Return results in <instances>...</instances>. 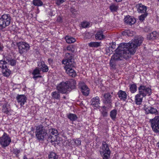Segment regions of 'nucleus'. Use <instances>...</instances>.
<instances>
[{
	"label": "nucleus",
	"instance_id": "nucleus-1",
	"mask_svg": "<svg viewBox=\"0 0 159 159\" xmlns=\"http://www.w3.org/2000/svg\"><path fill=\"white\" fill-rule=\"evenodd\" d=\"M143 40V37L139 36L131 42L120 44L115 49V53L111 57L110 66L113 67L115 66L116 61L122 60L123 58L127 59L130 58L131 55L135 53L137 48L141 45Z\"/></svg>",
	"mask_w": 159,
	"mask_h": 159
},
{
	"label": "nucleus",
	"instance_id": "nucleus-2",
	"mask_svg": "<svg viewBox=\"0 0 159 159\" xmlns=\"http://www.w3.org/2000/svg\"><path fill=\"white\" fill-rule=\"evenodd\" d=\"M76 81L71 79L66 82L62 81L57 86V91H55L51 93L52 98L53 99H59L60 98V93L65 94L70 91V89L72 90L75 88Z\"/></svg>",
	"mask_w": 159,
	"mask_h": 159
},
{
	"label": "nucleus",
	"instance_id": "nucleus-3",
	"mask_svg": "<svg viewBox=\"0 0 159 159\" xmlns=\"http://www.w3.org/2000/svg\"><path fill=\"white\" fill-rule=\"evenodd\" d=\"M66 59L63 60L62 61L63 64L66 65L64 68L66 72L70 76L75 77L76 74V72L72 68L75 67L76 66L75 63L74 61V56L73 54L69 53L66 54Z\"/></svg>",
	"mask_w": 159,
	"mask_h": 159
},
{
	"label": "nucleus",
	"instance_id": "nucleus-4",
	"mask_svg": "<svg viewBox=\"0 0 159 159\" xmlns=\"http://www.w3.org/2000/svg\"><path fill=\"white\" fill-rule=\"evenodd\" d=\"M139 93L135 96V102L138 105L141 104L143 98L146 95H149L151 93V89L145 86L141 85L138 88Z\"/></svg>",
	"mask_w": 159,
	"mask_h": 159
},
{
	"label": "nucleus",
	"instance_id": "nucleus-5",
	"mask_svg": "<svg viewBox=\"0 0 159 159\" xmlns=\"http://www.w3.org/2000/svg\"><path fill=\"white\" fill-rule=\"evenodd\" d=\"M99 152L103 159H109L111 154L108 145L105 141L102 142V145L100 148Z\"/></svg>",
	"mask_w": 159,
	"mask_h": 159
},
{
	"label": "nucleus",
	"instance_id": "nucleus-6",
	"mask_svg": "<svg viewBox=\"0 0 159 159\" xmlns=\"http://www.w3.org/2000/svg\"><path fill=\"white\" fill-rule=\"evenodd\" d=\"M47 134L46 130L42 125H40L36 128L35 135L39 141H42Z\"/></svg>",
	"mask_w": 159,
	"mask_h": 159
},
{
	"label": "nucleus",
	"instance_id": "nucleus-7",
	"mask_svg": "<svg viewBox=\"0 0 159 159\" xmlns=\"http://www.w3.org/2000/svg\"><path fill=\"white\" fill-rule=\"evenodd\" d=\"M11 18L8 14H4L0 18V30H2L10 24Z\"/></svg>",
	"mask_w": 159,
	"mask_h": 159
},
{
	"label": "nucleus",
	"instance_id": "nucleus-8",
	"mask_svg": "<svg viewBox=\"0 0 159 159\" xmlns=\"http://www.w3.org/2000/svg\"><path fill=\"white\" fill-rule=\"evenodd\" d=\"M149 122L153 130L155 133H159V116H156L154 118L151 119Z\"/></svg>",
	"mask_w": 159,
	"mask_h": 159
},
{
	"label": "nucleus",
	"instance_id": "nucleus-9",
	"mask_svg": "<svg viewBox=\"0 0 159 159\" xmlns=\"http://www.w3.org/2000/svg\"><path fill=\"white\" fill-rule=\"evenodd\" d=\"M11 142V138L5 133H4L2 136L0 137V144L3 147L8 146Z\"/></svg>",
	"mask_w": 159,
	"mask_h": 159
},
{
	"label": "nucleus",
	"instance_id": "nucleus-10",
	"mask_svg": "<svg viewBox=\"0 0 159 159\" xmlns=\"http://www.w3.org/2000/svg\"><path fill=\"white\" fill-rule=\"evenodd\" d=\"M16 44L18 47L19 52L21 54L26 52L30 48L29 45L25 42L17 43Z\"/></svg>",
	"mask_w": 159,
	"mask_h": 159
},
{
	"label": "nucleus",
	"instance_id": "nucleus-11",
	"mask_svg": "<svg viewBox=\"0 0 159 159\" xmlns=\"http://www.w3.org/2000/svg\"><path fill=\"white\" fill-rule=\"evenodd\" d=\"M79 87L81 89L82 94L85 96H88L89 93V90L85 83L83 82H80L79 83Z\"/></svg>",
	"mask_w": 159,
	"mask_h": 159
},
{
	"label": "nucleus",
	"instance_id": "nucleus-12",
	"mask_svg": "<svg viewBox=\"0 0 159 159\" xmlns=\"http://www.w3.org/2000/svg\"><path fill=\"white\" fill-rule=\"evenodd\" d=\"M103 102L104 103L108 104V107H110L111 106L112 101L111 100V96L109 93H105L103 94Z\"/></svg>",
	"mask_w": 159,
	"mask_h": 159
},
{
	"label": "nucleus",
	"instance_id": "nucleus-13",
	"mask_svg": "<svg viewBox=\"0 0 159 159\" xmlns=\"http://www.w3.org/2000/svg\"><path fill=\"white\" fill-rule=\"evenodd\" d=\"M100 100L98 96L92 98L91 100V105L96 108H99L100 107Z\"/></svg>",
	"mask_w": 159,
	"mask_h": 159
},
{
	"label": "nucleus",
	"instance_id": "nucleus-14",
	"mask_svg": "<svg viewBox=\"0 0 159 159\" xmlns=\"http://www.w3.org/2000/svg\"><path fill=\"white\" fill-rule=\"evenodd\" d=\"M17 102L21 106H22L26 102L27 98L24 95H17L16 98Z\"/></svg>",
	"mask_w": 159,
	"mask_h": 159
},
{
	"label": "nucleus",
	"instance_id": "nucleus-15",
	"mask_svg": "<svg viewBox=\"0 0 159 159\" xmlns=\"http://www.w3.org/2000/svg\"><path fill=\"white\" fill-rule=\"evenodd\" d=\"M136 7L138 12L140 13H146L147 7L141 3L138 4L136 5Z\"/></svg>",
	"mask_w": 159,
	"mask_h": 159
},
{
	"label": "nucleus",
	"instance_id": "nucleus-16",
	"mask_svg": "<svg viewBox=\"0 0 159 159\" xmlns=\"http://www.w3.org/2000/svg\"><path fill=\"white\" fill-rule=\"evenodd\" d=\"M124 21L125 23L129 25L134 24L135 21V19L133 17L128 16L124 18Z\"/></svg>",
	"mask_w": 159,
	"mask_h": 159
},
{
	"label": "nucleus",
	"instance_id": "nucleus-17",
	"mask_svg": "<svg viewBox=\"0 0 159 159\" xmlns=\"http://www.w3.org/2000/svg\"><path fill=\"white\" fill-rule=\"evenodd\" d=\"M118 97L121 100L125 101L127 99V94L125 92L120 90L118 92Z\"/></svg>",
	"mask_w": 159,
	"mask_h": 159
},
{
	"label": "nucleus",
	"instance_id": "nucleus-18",
	"mask_svg": "<svg viewBox=\"0 0 159 159\" xmlns=\"http://www.w3.org/2000/svg\"><path fill=\"white\" fill-rule=\"evenodd\" d=\"M38 66L43 72H47L48 70V66L45 64L43 61L40 62L38 64Z\"/></svg>",
	"mask_w": 159,
	"mask_h": 159
},
{
	"label": "nucleus",
	"instance_id": "nucleus-19",
	"mask_svg": "<svg viewBox=\"0 0 159 159\" xmlns=\"http://www.w3.org/2000/svg\"><path fill=\"white\" fill-rule=\"evenodd\" d=\"M2 112L6 114L9 112L11 110L9 105L7 103H5L2 106Z\"/></svg>",
	"mask_w": 159,
	"mask_h": 159
},
{
	"label": "nucleus",
	"instance_id": "nucleus-20",
	"mask_svg": "<svg viewBox=\"0 0 159 159\" xmlns=\"http://www.w3.org/2000/svg\"><path fill=\"white\" fill-rule=\"evenodd\" d=\"M105 38L101 30L98 31L95 35V38L97 40H101Z\"/></svg>",
	"mask_w": 159,
	"mask_h": 159
},
{
	"label": "nucleus",
	"instance_id": "nucleus-21",
	"mask_svg": "<svg viewBox=\"0 0 159 159\" xmlns=\"http://www.w3.org/2000/svg\"><path fill=\"white\" fill-rule=\"evenodd\" d=\"M158 35V34L157 32L153 31L148 35L147 38L149 40L154 39L156 38Z\"/></svg>",
	"mask_w": 159,
	"mask_h": 159
},
{
	"label": "nucleus",
	"instance_id": "nucleus-22",
	"mask_svg": "<svg viewBox=\"0 0 159 159\" xmlns=\"http://www.w3.org/2000/svg\"><path fill=\"white\" fill-rule=\"evenodd\" d=\"M145 111L147 113H150L151 114H158V111L155 108L151 107L146 109Z\"/></svg>",
	"mask_w": 159,
	"mask_h": 159
},
{
	"label": "nucleus",
	"instance_id": "nucleus-23",
	"mask_svg": "<svg viewBox=\"0 0 159 159\" xmlns=\"http://www.w3.org/2000/svg\"><path fill=\"white\" fill-rule=\"evenodd\" d=\"M111 11L113 12L116 11L118 9V7L115 4L111 3L109 7Z\"/></svg>",
	"mask_w": 159,
	"mask_h": 159
},
{
	"label": "nucleus",
	"instance_id": "nucleus-24",
	"mask_svg": "<svg viewBox=\"0 0 159 159\" xmlns=\"http://www.w3.org/2000/svg\"><path fill=\"white\" fill-rule=\"evenodd\" d=\"M110 46L109 48L106 49L107 51H108L109 50V51L110 52V50H111L112 52L115 51V49L116 47V43L115 42L110 43Z\"/></svg>",
	"mask_w": 159,
	"mask_h": 159
},
{
	"label": "nucleus",
	"instance_id": "nucleus-25",
	"mask_svg": "<svg viewBox=\"0 0 159 159\" xmlns=\"http://www.w3.org/2000/svg\"><path fill=\"white\" fill-rule=\"evenodd\" d=\"M57 140V136L50 135L48 137V140L49 142L52 143L56 141Z\"/></svg>",
	"mask_w": 159,
	"mask_h": 159
},
{
	"label": "nucleus",
	"instance_id": "nucleus-26",
	"mask_svg": "<svg viewBox=\"0 0 159 159\" xmlns=\"http://www.w3.org/2000/svg\"><path fill=\"white\" fill-rule=\"evenodd\" d=\"M2 69V73L4 76L7 77L10 75L11 71L7 67Z\"/></svg>",
	"mask_w": 159,
	"mask_h": 159
},
{
	"label": "nucleus",
	"instance_id": "nucleus-27",
	"mask_svg": "<svg viewBox=\"0 0 159 159\" xmlns=\"http://www.w3.org/2000/svg\"><path fill=\"white\" fill-rule=\"evenodd\" d=\"M65 39L66 42L69 43H73L76 41L75 39L71 37L66 36Z\"/></svg>",
	"mask_w": 159,
	"mask_h": 159
},
{
	"label": "nucleus",
	"instance_id": "nucleus-28",
	"mask_svg": "<svg viewBox=\"0 0 159 159\" xmlns=\"http://www.w3.org/2000/svg\"><path fill=\"white\" fill-rule=\"evenodd\" d=\"M89 46L90 47L97 48L100 46V43L98 42H91L89 43Z\"/></svg>",
	"mask_w": 159,
	"mask_h": 159
},
{
	"label": "nucleus",
	"instance_id": "nucleus-29",
	"mask_svg": "<svg viewBox=\"0 0 159 159\" xmlns=\"http://www.w3.org/2000/svg\"><path fill=\"white\" fill-rule=\"evenodd\" d=\"M49 135L57 136L58 134L57 130L54 129H49Z\"/></svg>",
	"mask_w": 159,
	"mask_h": 159
},
{
	"label": "nucleus",
	"instance_id": "nucleus-30",
	"mask_svg": "<svg viewBox=\"0 0 159 159\" xmlns=\"http://www.w3.org/2000/svg\"><path fill=\"white\" fill-rule=\"evenodd\" d=\"M33 3L35 6L39 7L43 5V2L41 0H33Z\"/></svg>",
	"mask_w": 159,
	"mask_h": 159
},
{
	"label": "nucleus",
	"instance_id": "nucleus-31",
	"mask_svg": "<svg viewBox=\"0 0 159 159\" xmlns=\"http://www.w3.org/2000/svg\"><path fill=\"white\" fill-rule=\"evenodd\" d=\"M67 117L72 121L75 120L77 118L76 115L71 113L70 114L68 115L67 116Z\"/></svg>",
	"mask_w": 159,
	"mask_h": 159
},
{
	"label": "nucleus",
	"instance_id": "nucleus-32",
	"mask_svg": "<svg viewBox=\"0 0 159 159\" xmlns=\"http://www.w3.org/2000/svg\"><path fill=\"white\" fill-rule=\"evenodd\" d=\"M7 63L5 60H1L0 61V68L2 69L7 67Z\"/></svg>",
	"mask_w": 159,
	"mask_h": 159
},
{
	"label": "nucleus",
	"instance_id": "nucleus-33",
	"mask_svg": "<svg viewBox=\"0 0 159 159\" xmlns=\"http://www.w3.org/2000/svg\"><path fill=\"white\" fill-rule=\"evenodd\" d=\"M116 111L115 110H112L111 111L110 116L112 120H114L116 118Z\"/></svg>",
	"mask_w": 159,
	"mask_h": 159
},
{
	"label": "nucleus",
	"instance_id": "nucleus-34",
	"mask_svg": "<svg viewBox=\"0 0 159 159\" xmlns=\"http://www.w3.org/2000/svg\"><path fill=\"white\" fill-rule=\"evenodd\" d=\"M130 90L131 93H134L137 90V86L135 84H133L130 85Z\"/></svg>",
	"mask_w": 159,
	"mask_h": 159
},
{
	"label": "nucleus",
	"instance_id": "nucleus-35",
	"mask_svg": "<svg viewBox=\"0 0 159 159\" xmlns=\"http://www.w3.org/2000/svg\"><path fill=\"white\" fill-rule=\"evenodd\" d=\"M48 157L49 159H57L58 158V156L55 153L52 152L49 155Z\"/></svg>",
	"mask_w": 159,
	"mask_h": 159
},
{
	"label": "nucleus",
	"instance_id": "nucleus-36",
	"mask_svg": "<svg viewBox=\"0 0 159 159\" xmlns=\"http://www.w3.org/2000/svg\"><path fill=\"white\" fill-rule=\"evenodd\" d=\"M66 49L67 51L73 53L75 51V49L74 47L72 45H70L66 47Z\"/></svg>",
	"mask_w": 159,
	"mask_h": 159
},
{
	"label": "nucleus",
	"instance_id": "nucleus-37",
	"mask_svg": "<svg viewBox=\"0 0 159 159\" xmlns=\"http://www.w3.org/2000/svg\"><path fill=\"white\" fill-rule=\"evenodd\" d=\"M148 15V13H144L143 14H142L139 17V20L143 21L144 20L145 18Z\"/></svg>",
	"mask_w": 159,
	"mask_h": 159
},
{
	"label": "nucleus",
	"instance_id": "nucleus-38",
	"mask_svg": "<svg viewBox=\"0 0 159 159\" xmlns=\"http://www.w3.org/2000/svg\"><path fill=\"white\" fill-rule=\"evenodd\" d=\"M8 63L12 66H14L16 65V60L12 58L10 61L8 62Z\"/></svg>",
	"mask_w": 159,
	"mask_h": 159
},
{
	"label": "nucleus",
	"instance_id": "nucleus-39",
	"mask_svg": "<svg viewBox=\"0 0 159 159\" xmlns=\"http://www.w3.org/2000/svg\"><path fill=\"white\" fill-rule=\"evenodd\" d=\"M12 58L11 55H8L4 57V60L7 61L8 62L10 61V60Z\"/></svg>",
	"mask_w": 159,
	"mask_h": 159
},
{
	"label": "nucleus",
	"instance_id": "nucleus-40",
	"mask_svg": "<svg viewBox=\"0 0 159 159\" xmlns=\"http://www.w3.org/2000/svg\"><path fill=\"white\" fill-rule=\"evenodd\" d=\"M20 151L17 149H14L13 150V153L16 155V156L18 157V154L20 153Z\"/></svg>",
	"mask_w": 159,
	"mask_h": 159
},
{
	"label": "nucleus",
	"instance_id": "nucleus-41",
	"mask_svg": "<svg viewBox=\"0 0 159 159\" xmlns=\"http://www.w3.org/2000/svg\"><path fill=\"white\" fill-rule=\"evenodd\" d=\"M89 24L86 22H83L81 23V25L83 28H87L89 25Z\"/></svg>",
	"mask_w": 159,
	"mask_h": 159
},
{
	"label": "nucleus",
	"instance_id": "nucleus-42",
	"mask_svg": "<svg viewBox=\"0 0 159 159\" xmlns=\"http://www.w3.org/2000/svg\"><path fill=\"white\" fill-rule=\"evenodd\" d=\"M40 74V71L39 69H35L33 71L32 74L34 75H37L39 74Z\"/></svg>",
	"mask_w": 159,
	"mask_h": 159
},
{
	"label": "nucleus",
	"instance_id": "nucleus-43",
	"mask_svg": "<svg viewBox=\"0 0 159 159\" xmlns=\"http://www.w3.org/2000/svg\"><path fill=\"white\" fill-rule=\"evenodd\" d=\"M65 1V0H57L56 3L58 5H59L64 2Z\"/></svg>",
	"mask_w": 159,
	"mask_h": 159
},
{
	"label": "nucleus",
	"instance_id": "nucleus-44",
	"mask_svg": "<svg viewBox=\"0 0 159 159\" xmlns=\"http://www.w3.org/2000/svg\"><path fill=\"white\" fill-rule=\"evenodd\" d=\"M75 142V143L78 146L81 145V141L79 139H76Z\"/></svg>",
	"mask_w": 159,
	"mask_h": 159
},
{
	"label": "nucleus",
	"instance_id": "nucleus-45",
	"mask_svg": "<svg viewBox=\"0 0 159 159\" xmlns=\"http://www.w3.org/2000/svg\"><path fill=\"white\" fill-rule=\"evenodd\" d=\"M102 114L103 116L106 117L107 115V112L105 110H103L102 112Z\"/></svg>",
	"mask_w": 159,
	"mask_h": 159
},
{
	"label": "nucleus",
	"instance_id": "nucleus-46",
	"mask_svg": "<svg viewBox=\"0 0 159 159\" xmlns=\"http://www.w3.org/2000/svg\"><path fill=\"white\" fill-rule=\"evenodd\" d=\"M71 12L74 14H75L76 12V11L75 9L73 8H70Z\"/></svg>",
	"mask_w": 159,
	"mask_h": 159
},
{
	"label": "nucleus",
	"instance_id": "nucleus-47",
	"mask_svg": "<svg viewBox=\"0 0 159 159\" xmlns=\"http://www.w3.org/2000/svg\"><path fill=\"white\" fill-rule=\"evenodd\" d=\"M48 61L49 64H51L53 62V60L51 58H49L48 60Z\"/></svg>",
	"mask_w": 159,
	"mask_h": 159
},
{
	"label": "nucleus",
	"instance_id": "nucleus-48",
	"mask_svg": "<svg viewBox=\"0 0 159 159\" xmlns=\"http://www.w3.org/2000/svg\"><path fill=\"white\" fill-rule=\"evenodd\" d=\"M3 45L0 43V52L3 51Z\"/></svg>",
	"mask_w": 159,
	"mask_h": 159
},
{
	"label": "nucleus",
	"instance_id": "nucleus-49",
	"mask_svg": "<svg viewBox=\"0 0 159 159\" xmlns=\"http://www.w3.org/2000/svg\"><path fill=\"white\" fill-rule=\"evenodd\" d=\"M57 20L58 22H61L62 20V18L60 17H58Z\"/></svg>",
	"mask_w": 159,
	"mask_h": 159
},
{
	"label": "nucleus",
	"instance_id": "nucleus-50",
	"mask_svg": "<svg viewBox=\"0 0 159 159\" xmlns=\"http://www.w3.org/2000/svg\"><path fill=\"white\" fill-rule=\"evenodd\" d=\"M41 77V76H39V75L36 76V75H34L33 78H34V79H36L38 78Z\"/></svg>",
	"mask_w": 159,
	"mask_h": 159
},
{
	"label": "nucleus",
	"instance_id": "nucleus-51",
	"mask_svg": "<svg viewBox=\"0 0 159 159\" xmlns=\"http://www.w3.org/2000/svg\"><path fill=\"white\" fill-rule=\"evenodd\" d=\"M116 2H119L122 1V0H114Z\"/></svg>",
	"mask_w": 159,
	"mask_h": 159
},
{
	"label": "nucleus",
	"instance_id": "nucleus-52",
	"mask_svg": "<svg viewBox=\"0 0 159 159\" xmlns=\"http://www.w3.org/2000/svg\"><path fill=\"white\" fill-rule=\"evenodd\" d=\"M23 159H27L26 155H24L23 157Z\"/></svg>",
	"mask_w": 159,
	"mask_h": 159
},
{
	"label": "nucleus",
	"instance_id": "nucleus-53",
	"mask_svg": "<svg viewBox=\"0 0 159 159\" xmlns=\"http://www.w3.org/2000/svg\"><path fill=\"white\" fill-rule=\"evenodd\" d=\"M103 107L104 108V109H105L107 107H106L105 106H103Z\"/></svg>",
	"mask_w": 159,
	"mask_h": 159
},
{
	"label": "nucleus",
	"instance_id": "nucleus-54",
	"mask_svg": "<svg viewBox=\"0 0 159 159\" xmlns=\"http://www.w3.org/2000/svg\"><path fill=\"white\" fill-rule=\"evenodd\" d=\"M129 32H130V31H127V34H128V33H129Z\"/></svg>",
	"mask_w": 159,
	"mask_h": 159
},
{
	"label": "nucleus",
	"instance_id": "nucleus-55",
	"mask_svg": "<svg viewBox=\"0 0 159 159\" xmlns=\"http://www.w3.org/2000/svg\"><path fill=\"white\" fill-rule=\"evenodd\" d=\"M63 98H64V99H65L66 98V97L65 96H64L63 97Z\"/></svg>",
	"mask_w": 159,
	"mask_h": 159
},
{
	"label": "nucleus",
	"instance_id": "nucleus-56",
	"mask_svg": "<svg viewBox=\"0 0 159 159\" xmlns=\"http://www.w3.org/2000/svg\"><path fill=\"white\" fill-rule=\"evenodd\" d=\"M157 145L158 147L159 148V142L157 143Z\"/></svg>",
	"mask_w": 159,
	"mask_h": 159
},
{
	"label": "nucleus",
	"instance_id": "nucleus-57",
	"mask_svg": "<svg viewBox=\"0 0 159 159\" xmlns=\"http://www.w3.org/2000/svg\"><path fill=\"white\" fill-rule=\"evenodd\" d=\"M158 1L159 2V0H158Z\"/></svg>",
	"mask_w": 159,
	"mask_h": 159
}]
</instances>
